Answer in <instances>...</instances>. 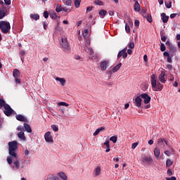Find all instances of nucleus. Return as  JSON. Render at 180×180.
Returning a JSON list of instances; mask_svg holds the SVG:
<instances>
[{"label": "nucleus", "instance_id": "42", "mask_svg": "<svg viewBox=\"0 0 180 180\" xmlns=\"http://www.w3.org/2000/svg\"><path fill=\"white\" fill-rule=\"evenodd\" d=\"M160 36H161V40L163 42H165L167 41V37L164 34V33H160Z\"/></svg>", "mask_w": 180, "mask_h": 180}, {"label": "nucleus", "instance_id": "16", "mask_svg": "<svg viewBox=\"0 0 180 180\" xmlns=\"http://www.w3.org/2000/svg\"><path fill=\"white\" fill-rule=\"evenodd\" d=\"M122 65V63H119L114 68H112V70H110V73H115V72H117V71H119V69H120Z\"/></svg>", "mask_w": 180, "mask_h": 180}, {"label": "nucleus", "instance_id": "36", "mask_svg": "<svg viewBox=\"0 0 180 180\" xmlns=\"http://www.w3.org/2000/svg\"><path fill=\"white\" fill-rule=\"evenodd\" d=\"M26 54V52L23 50H21L20 52V58H21V60L22 62H23V56H25Z\"/></svg>", "mask_w": 180, "mask_h": 180}, {"label": "nucleus", "instance_id": "35", "mask_svg": "<svg viewBox=\"0 0 180 180\" xmlns=\"http://www.w3.org/2000/svg\"><path fill=\"white\" fill-rule=\"evenodd\" d=\"M46 180H58V179L56 176L50 175L48 176Z\"/></svg>", "mask_w": 180, "mask_h": 180}, {"label": "nucleus", "instance_id": "44", "mask_svg": "<svg viewBox=\"0 0 180 180\" xmlns=\"http://www.w3.org/2000/svg\"><path fill=\"white\" fill-rule=\"evenodd\" d=\"M72 4V0H67L65 1V5L70 6L71 4Z\"/></svg>", "mask_w": 180, "mask_h": 180}, {"label": "nucleus", "instance_id": "37", "mask_svg": "<svg viewBox=\"0 0 180 180\" xmlns=\"http://www.w3.org/2000/svg\"><path fill=\"white\" fill-rule=\"evenodd\" d=\"M94 4L99 6H103L104 5L103 2L102 1H100V0H96L94 1Z\"/></svg>", "mask_w": 180, "mask_h": 180}, {"label": "nucleus", "instance_id": "11", "mask_svg": "<svg viewBox=\"0 0 180 180\" xmlns=\"http://www.w3.org/2000/svg\"><path fill=\"white\" fill-rule=\"evenodd\" d=\"M109 63H110V61L106 60L101 62V63L100 64V68H101V70L103 71L106 70V69L108 68V65Z\"/></svg>", "mask_w": 180, "mask_h": 180}, {"label": "nucleus", "instance_id": "51", "mask_svg": "<svg viewBox=\"0 0 180 180\" xmlns=\"http://www.w3.org/2000/svg\"><path fill=\"white\" fill-rule=\"evenodd\" d=\"M139 20H134V26L136 27L137 28H139Z\"/></svg>", "mask_w": 180, "mask_h": 180}, {"label": "nucleus", "instance_id": "7", "mask_svg": "<svg viewBox=\"0 0 180 180\" xmlns=\"http://www.w3.org/2000/svg\"><path fill=\"white\" fill-rule=\"evenodd\" d=\"M141 98L143 99L144 104H148L150 102L151 98L150 96L146 94L143 93L140 95Z\"/></svg>", "mask_w": 180, "mask_h": 180}, {"label": "nucleus", "instance_id": "21", "mask_svg": "<svg viewBox=\"0 0 180 180\" xmlns=\"http://www.w3.org/2000/svg\"><path fill=\"white\" fill-rule=\"evenodd\" d=\"M154 155H155L156 159H158V158L160 157V149H158V148H155V149H154Z\"/></svg>", "mask_w": 180, "mask_h": 180}, {"label": "nucleus", "instance_id": "6", "mask_svg": "<svg viewBox=\"0 0 180 180\" xmlns=\"http://www.w3.org/2000/svg\"><path fill=\"white\" fill-rule=\"evenodd\" d=\"M60 45L65 50H69L70 46L68 42L67 38H62L61 41L60 42Z\"/></svg>", "mask_w": 180, "mask_h": 180}, {"label": "nucleus", "instance_id": "47", "mask_svg": "<svg viewBox=\"0 0 180 180\" xmlns=\"http://www.w3.org/2000/svg\"><path fill=\"white\" fill-rule=\"evenodd\" d=\"M172 1H169V3H165L167 8L170 9L172 8Z\"/></svg>", "mask_w": 180, "mask_h": 180}, {"label": "nucleus", "instance_id": "57", "mask_svg": "<svg viewBox=\"0 0 180 180\" xmlns=\"http://www.w3.org/2000/svg\"><path fill=\"white\" fill-rule=\"evenodd\" d=\"M166 180H176V178L175 176L167 177Z\"/></svg>", "mask_w": 180, "mask_h": 180}, {"label": "nucleus", "instance_id": "12", "mask_svg": "<svg viewBox=\"0 0 180 180\" xmlns=\"http://www.w3.org/2000/svg\"><path fill=\"white\" fill-rule=\"evenodd\" d=\"M15 119L17 121H19V122H27V119L23 116V115H15Z\"/></svg>", "mask_w": 180, "mask_h": 180}, {"label": "nucleus", "instance_id": "2", "mask_svg": "<svg viewBox=\"0 0 180 180\" xmlns=\"http://www.w3.org/2000/svg\"><path fill=\"white\" fill-rule=\"evenodd\" d=\"M8 146L10 156L16 157V155H18L16 153V150L18 149V142L16 141H10L8 143Z\"/></svg>", "mask_w": 180, "mask_h": 180}, {"label": "nucleus", "instance_id": "40", "mask_svg": "<svg viewBox=\"0 0 180 180\" xmlns=\"http://www.w3.org/2000/svg\"><path fill=\"white\" fill-rule=\"evenodd\" d=\"M50 18L52 19V20H56V18H57V15H56V13L55 12L51 13L49 15Z\"/></svg>", "mask_w": 180, "mask_h": 180}, {"label": "nucleus", "instance_id": "43", "mask_svg": "<svg viewBox=\"0 0 180 180\" xmlns=\"http://www.w3.org/2000/svg\"><path fill=\"white\" fill-rule=\"evenodd\" d=\"M58 105L59 106H65V107H68L69 104L65 103V102H60L59 103H58Z\"/></svg>", "mask_w": 180, "mask_h": 180}, {"label": "nucleus", "instance_id": "30", "mask_svg": "<svg viewBox=\"0 0 180 180\" xmlns=\"http://www.w3.org/2000/svg\"><path fill=\"white\" fill-rule=\"evenodd\" d=\"M6 15V12L4 10H0V20H2Z\"/></svg>", "mask_w": 180, "mask_h": 180}, {"label": "nucleus", "instance_id": "19", "mask_svg": "<svg viewBox=\"0 0 180 180\" xmlns=\"http://www.w3.org/2000/svg\"><path fill=\"white\" fill-rule=\"evenodd\" d=\"M143 162H146L147 164L150 165L153 162V158L151 157H145L143 159Z\"/></svg>", "mask_w": 180, "mask_h": 180}, {"label": "nucleus", "instance_id": "55", "mask_svg": "<svg viewBox=\"0 0 180 180\" xmlns=\"http://www.w3.org/2000/svg\"><path fill=\"white\" fill-rule=\"evenodd\" d=\"M104 145L107 147V148H110V141L108 140L104 143Z\"/></svg>", "mask_w": 180, "mask_h": 180}, {"label": "nucleus", "instance_id": "54", "mask_svg": "<svg viewBox=\"0 0 180 180\" xmlns=\"http://www.w3.org/2000/svg\"><path fill=\"white\" fill-rule=\"evenodd\" d=\"M167 175H168L169 176H171L173 175V173H172V170H171L170 169H169L167 170Z\"/></svg>", "mask_w": 180, "mask_h": 180}, {"label": "nucleus", "instance_id": "49", "mask_svg": "<svg viewBox=\"0 0 180 180\" xmlns=\"http://www.w3.org/2000/svg\"><path fill=\"white\" fill-rule=\"evenodd\" d=\"M134 46H135V44L134 42H130L128 47L131 49H134Z\"/></svg>", "mask_w": 180, "mask_h": 180}, {"label": "nucleus", "instance_id": "33", "mask_svg": "<svg viewBox=\"0 0 180 180\" xmlns=\"http://www.w3.org/2000/svg\"><path fill=\"white\" fill-rule=\"evenodd\" d=\"M88 34H89V30H88V29H84V30L83 31V37H84L85 39H87Z\"/></svg>", "mask_w": 180, "mask_h": 180}, {"label": "nucleus", "instance_id": "5", "mask_svg": "<svg viewBox=\"0 0 180 180\" xmlns=\"http://www.w3.org/2000/svg\"><path fill=\"white\" fill-rule=\"evenodd\" d=\"M4 113L7 117L11 116L15 112L14 110L12 109L8 104L4 105Z\"/></svg>", "mask_w": 180, "mask_h": 180}, {"label": "nucleus", "instance_id": "41", "mask_svg": "<svg viewBox=\"0 0 180 180\" xmlns=\"http://www.w3.org/2000/svg\"><path fill=\"white\" fill-rule=\"evenodd\" d=\"M63 7L60 5V6H57L56 8V11L58 12V13H60L63 11Z\"/></svg>", "mask_w": 180, "mask_h": 180}, {"label": "nucleus", "instance_id": "61", "mask_svg": "<svg viewBox=\"0 0 180 180\" xmlns=\"http://www.w3.org/2000/svg\"><path fill=\"white\" fill-rule=\"evenodd\" d=\"M177 15L176 13L170 14V18L174 19Z\"/></svg>", "mask_w": 180, "mask_h": 180}, {"label": "nucleus", "instance_id": "25", "mask_svg": "<svg viewBox=\"0 0 180 180\" xmlns=\"http://www.w3.org/2000/svg\"><path fill=\"white\" fill-rule=\"evenodd\" d=\"M143 17L146 18L148 22H152L153 20L150 14H147L146 15H145V14H143Z\"/></svg>", "mask_w": 180, "mask_h": 180}, {"label": "nucleus", "instance_id": "18", "mask_svg": "<svg viewBox=\"0 0 180 180\" xmlns=\"http://www.w3.org/2000/svg\"><path fill=\"white\" fill-rule=\"evenodd\" d=\"M13 76L14 77V78H19L20 77V70L17 69L13 70Z\"/></svg>", "mask_w": 180, "mask_h": 180}, {"label": "nucleus", "instance_id": "60", "mask_svg": "<svg viewBox=\"0 0 180 180\" xmlns=\"http://www.w3.org/2000/svg\"><path fill=\"white\" fill-rule=\"evenodd\" d=\"M92 8H93V6H89V7H87L86 8V13H89V12H90L91 11H92Z\"/></svg>", "mask_w": 180, "mask_h": 180}, {"label": "nucleus", "instance_id": "31", "mask_svg": "<svg viewBox=\"0 0 180 180\" xmlns=\"http://www.w3.org/2000/svg\"><path fill=\"white\" fill-rule=\"evenodd\" d=\"M106 13H108V12L104 10L100 11L98 13L99 15L101 16L102 18H103L105 16Z\"/></svg>", "mask_w": 180, "mask_h": 180}, {"label": "nucleus", "instance_id": "32", "mask_svg": "<svg viewBox=\"0 0 180 180\" xmlns=\"http://www.w3.org/2000/svg\"><path fill=\"white\" fill-rule=\"evenodd\" d=\"M173 165V161L172 160H171V159H167V160H166V167H169L171 165Z\"/></svg>", "mask_w": 180, "mask_h": 180}, {"label": "nucleus", "instance_id": "53", "mask_svg": "<svg viewBox=\"0 0 180 180\" xmlns=\"http://www.w3.org/2000/svg\"><path fill=\"white\" fill-rule=\"evenodd\" d=\"M19 77H16L15 78V82L16 84H21V80L20 79H18Z\"/></svg>", "mask_w": 180, "mask_h": 180}, {"label": "nucleus", "instance_id": "45", "mask_svg": "<svg viewBox=\"0 0 180 180\" xmlns=\"http://www.w3.org/2000/svg\"><path fill=\"white\" fill-rule=\"evenodd\" d=\"M51 129L53 130L55 132H57L58 131V127H56L55 124L51 125Z\"/></svg>", "mask_w": 180, "mask_h": 180}, {"label": "nucleus", "instance_id": "56", "mask_svg": "<svg viewBox=\"0 0 180 180\" xmlns=\"http://www.w3.org/2000/svg\"><path fill=\"white\" fill-rule=\"evenodd\" d=\"M137 146H138V143H132V145H131V149H132V150H134V149L136 148Z\"/></svg>", "mask_w": 180, "mask_h": 180}, {"label": "nucleus", "instance_id": "24", "mask_svg": "<svg viewBox=\"0 0 180 180\" xmlns=\"http://www.w3.org/2000/svg\"><path fill=\"white\" fill-rule=\"evenodd\" d=\"M59 176L63 179V180H67L68 179V176L67 175L63 172H60L58 173Z\"/></svg>", "mask_w": 180, "mask_h": 180}, {"label": "nucleus", "instance_id": "17", "mask_svg": "<svg viewBox=\"0 0 180 180\" xmlns=\"http://www.w3.org/2000/svg\"><path fill=\"white\" fill-rule=\"evenodd\" d=\"M56 80L57 82H59L61 84L62 86H65V83H66V80L65 78H60V77H56Z\"/></svg>", "mask_w": 180, "mask_h": 180}, {"label": "nucleus", "instance_id": "63", "mask_svg": "<svg viewBox=\"0 0 180 180\" xmlns=\"http://www.w3.org/2000/svg\"><path fill=\"white\" fill-rule=\"evenodd\" d=\"M167 68L169 69V70H172V65H167Z\"/></svg>", "mask_w": 180, "mask_h": 180}, {"label": "nucleus", "instance_id": "27", "mask_svg": "<svg viewBox=\"0 0 180 180\" xmlns=\"http://www.w3.org/2000/svg\"><path fill=\"white\" fill-rule=\"evenodd\" d=\"M84 51L86 52H89V54H90L91 56L94 54V51L91 48H86V46H84Z\"/></svg>", "mask_w": 180, "mask_h": 180}, {"label": "nucleus", "instance_id": "34", "mask_svg": "<svg viewBox=\"0 0 180 180\" xmlns=\"http://www.w3.org/2000/svg\"><path fill=\"white\" fill-rule=\"evenodd\" d=\"M81 0H75L74 4H75V7L76 8H79L80 6Z\"/></svg>", "mask_w": 180, "mask_h": 180}, {"label": "nucleus", "instance_id": "46", "mask_svg": "<svg viewBox=\"0 0 180 180\" xmlns=\"http://www.w3.org/2000/svg\"><path fill=\"white\" fill-rule=\"evenodd\" d=\"M4 5H6V6H10L11 4H12L11 0H4Z\"/></svg>", "mask_w": 180, "mask_h": 180}, {"label": "nucleus", "instance_id": "23", "mask_svg": "<svg viewBox=\"0 0 180 180\" xmlns=\"http://www.w3.org/2000/svg\"><path fill=\"white\" fill-rule=\"evenodd\" d=\"M24 127H25V131L27 133H32V129H31L30 126L28 124L25 123L24 124Z\"/></svg>", "mask_w": 180, "mask_h": 180}, {"label": "nucleus", "instance_id": "59", "mask_svg": "<svg viewBox=\"0 0 180 180\" xmlns=\"http://www.w3.org/2000/svg\"><path fill=\"white\" fill-rule=\"evenodd\" d=\"M100 132V129H97L96 131L94 133V136H97Z\"/></svg>", "mask_w": 180, "mask_h": 180}, {"label": "nucleus", "instance_id": "13", "mask_svg": "<svg viewBox=\"0 0 180 180\" xmlns=\"http://www.w3.org/2000/svg\"><path fill=\"white\" fill-rule=\"evenodd\" d=\"M165 72L162 71L160 75L158 76V80L160 81L162 84L165 83Z\"/></svg>", "mask_w": 180, "mask_h": 180}, {"label": "nucleus", "instance_id": "22", "mask_svg": "<svg viewBox=\"0 0 180 180\" xmlns=\"http://www.w3.org/2000/svg\"><path fill=\"white\" fill-rule=\"evenodd\" d=\"M101 167H97L95 169H94V176H98L101 174Z\"/></svg>", "mask_w": 180, "mask_h": 180}, {"label": "nucleus", "instance_id": "8", "mask_svg": "<svg viewBox=\"0 0 180 180\" xmlns=\"http://www.w3.org/2000/svg\"><path fill=\"white\" fill-rule=\"evenodd\" d=\"M122 57L123 59L127 58V48H124L122 50H121L117 55V59Z\"/></svg>", "mask_w": 180, "mask_h": 180}, {"label": "nucleus", "instance_id": "10", "mask_svg": "<svg viewBox=\"0 0 180 180\" xmlns=\"http://www.w3.org/2000/svg\"><path fill=\"white\" fill-rule=\"evenodd\" d=\"M143 101V100L141 99V98L139 96H137L136 98H135L134 99V105L136 106L137 108H141V102Z\"/></svg>", "mask_w": 180, "mask_h": 180}, {"label": "nucleus", "instance_id": "62", "mask_svg": "<svg viewBox=\"0 0 180 180\" xmlns=\"http://www.w3.org/2000/svg\"><path fill=\"white\" fill-rule=\"evenodd\" d=\"M30 154V151L28 150H25V156H28Z\"/></svg>", "mask_w": 180, "mask_h": 180}, {"label": "nucleus", "instance_id": "9", "mask_svg": "<svg viewBox=\"0 0 180 180\" xmlns=\"http://www.w3.org/2000/svg\"><path fill=\"white\" fill-rule=\"evenodd\" d=\"M44 139L46 143H53V139L51 131H47L44 135Z\"/></svg>", "mask_w": 180, "mask_h": 180}, {"label": "nucleus", "instance_id": "4", "mask_svg": "<svg viewBox=\"0 0 180 180\" xmlns=\"http://www.w3.org/2000/svg\"><path fill=\"white\" fill-rule=\"evenodd\" d=\"M12 161H13V165L15 167V169H18L20 167V160L18 155H15V157L8 156L7 158V162L9 165H12Z\"/></svg>", "mask_w": 180, "mask_h": 180}, {"label": "nucleus", "instance_id": "39", "mask_svg": "<svg viewBox=\"0 0 180 180\" xmlns=\"http://www.w3.org/2000/svg\"><path fill=\"white\" fill-rule=\"evenodd\" d=\"M109 140L112 142V143H116L117 141V136H110V138L109 139Z\"/></svg>", "mask_w": 180, "mask_h": 180}, {"label": "nucleus", "instance_id": "29", "mask_svg": "<svg viewBox=\"0 0 180 180\" xmlns=\"http://www.w3.org/2000/svg\"><path fill=\"white\" fill-rule=\"evenodd\" d=\"M169 49L173 53L176 52V48L175 46H174L173 45H169Z\"/></svg>", "mask_w": 180, "mask_h": 180}, {"label": "nucleus", "instance_id": "20", "mask_svg": "<svg viewBox=\"0 0 180 180\" xmlns=\"http://www.w3.org/2000/svg\"><path fill=\"white\" fill-rule=\"evenodd\" d=\"M134 11L137 12L141 11V6L138 1L135 2L134 4Z\"/></svg>", "mask_w": 180, "mask_h": 180}, {"label": "nucleus", "instance_id": "50", "mask_svg": "<svg viewBox=\"0 0 180 180\" xmlns=\"http://www.w3.org/2000/svg\"><path fill=\"white\" fill-rule=\"evenodd\" d=\"M44 17L45 19L49 18V12H47V11H45L44 12Z\"/></svg>", "mask_w": 180, "mask_h": 180}, {"label": "nucleus", "instance_id": "64", "mask_svg": "<svg viewBox=\"0 0 180 180\" xmlns=\"http://www.w3.org/2000/svg\"><path fill=\"white\" fill-rule=\"evenodd\" d=\"M176 40H177V41H180V34H177V35L176 36Z\"/></svg>", "mask_w": 180, "mask_h": 180}, {"label": "nucleus", "instance_id": "14", "mask_svg": "<svg viewBox=\"0 0 180 180\" xmlns=\"http://www.w3.org/2000/svg\"><path fill=\"white\" fill-rule=\"evenodd\" d=\"M161 16H162V22H163L164 23L168 22V21H169V15H167V14H165V13H163L161 14Z\"/></svg>", "mask_w": 180, "mask_h": 180}, {"label": "nucleus", "instance_id": "52", "mask_svg": "<svg viewBox=\"0 0 180 180\" xmlns=\"http://www.w3.org/2000/svg\"><path fill=\"white\" fill-rule=\"evenodd\" d=\"M125 30L128 34L130 32V27L127 24L125 25Z\"/></svg>", "mask_w": 180, "mask_h": 180}, {"label": "nucleus", "instance_id": "58", "mask_svg": "<svg viewBox=\"0 0 180 180\" xmlns=\"http://www.w3.org/2000/svg\"><path fill=\"white\" fill-rule=\"evenodd\" d=\"M165 155L170 156L171 152L169 150H165Z\"/></svg>", "mask_w": 180, "mask_h": 180}, {"label": "nucleus", "instance_id": "48", "mask_svg": "<svg viewBox=\"0 0 180 180\" xmlns=\"http://www.w3.org/2000/svg\"><path fill=\"white\" fill-rule=\"evenodd\" d=\"M166 49H167V48L165 47V44L162 43L161 48H160L161 51L164 52V51H165Z\"/></svg>", "mask_w": 180, "mask_h": 180}, {"label": "nucleus", "instance_id": "1", "mask_svg": "<svg viewBox=\"0 0 180 180\" xmlns=\"http://www.w3.org/2000/svg\"><path fill=\"white\" fill-rule=\"evenodd\" d=\"M150 82H151L152 88L153 91H160L162 90L163 85L159 82H157L155 75H152Z\"/></svg>", "mask_w": 180, "mask_h": 180}, {"label": "nucleus", "instance_id": "15", "mask_svg": "<svg viewBox=\"0 0 180 180\" xmlns=\"http://www.w3.org/2000/svg\"><path fill=\"white\" fill-rule=\"evenodd\" d=\"M165 144L167 145V141L166 140H165L164 139H161V138L158 139V145L159 146H165Z\"/></svg>", "mask_w": 180, "mask_h": 180}, {"label": "nucleus", "instance_id": "28", "mask_svg": "<svg viewBox=\"0 0 180 180\" xmlns=\"http://www.w3.org/2000/svg\"><path fill=\"white\" fill-rule=\"evenodd\" d=\"M18 136L22 140H23V141L26 140V137L25 136V133H23L22 131H20L18 133Z\"/></svg>", "mask_w": 180, "mask_h": 180}, {"label": "nucleus", "instance_id": "3", "mask_svg": "<svg viewBox=\"0 0 180 180\" xmlns=\"http://www.w3.org/2000/svg\"><path fill=\"white\" fill-rule=\"evenodd\" d=\"M0 30L3 34H8L11 30V25L8 21H0Z\"/></svg>", "mask_w": 180, "mask_h": 180}, {"label": "nucleus", "instance_id": "38", "mask_svg": "<svg viewBox=\"0 0 180 180\" xmlns=\"http://www.w3.org/2000/svg\"><path fill=\"white\" fill-rule=\"evenodd\" d=\"M5 101L2 98H0V108H2L3 107L5 108Z\"/></svg>", "mask_w": 180, "mask_h": 180}, {"label": "nucleus", "instance_id": "26", "mask_svg": "<svg viewBox=\"0 0 180 180\" xmlns=\"http://www.w3.org/2000/svg\"><path fill=\"white\" fill-rule=\"evenodd\" d=\"M30 18L34 20H39L40 15L39 14H30Z\"/></svg>", "mask_w": 180, "mask_h": 180}]
</instances>
